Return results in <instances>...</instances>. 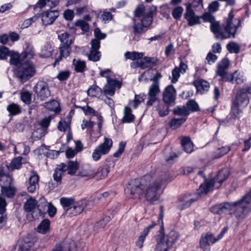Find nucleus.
<instances>
[{
	"label": "nucleus",
	"instance_id": "obj_1",
	"mask_svg": "<svg viewBox=\"0 0 251 251\" xmlns=\"http://www.w3.org/2000/svg\"><path fill=\"white\" fill-rule=\"evenodd\" d=\"M167 180V175L164 173L159 181L153 180L144 183L143 180L141 183L134 180L128 183L125 191L131 199L140 200L145 198L147 201L152 203L158 199L161 183Z\"/></svg>",
	"mask_w": 251,
	"mask_h": 251
},
{
	"label": "nucleus",
	"instance_id": "obj_2",
	"mask_svg": "<svg viewBox=\"0 0 251 251\" xmlns=\"http://www.w3.org/2000/svg\"><path fill=\"white\" fill-rule=\"evenodd\" d=\"M229 172L228 169L221 170L213 178L205 184H201L198 189V193L200 195L206 194L212 191L213 187L219 188L222 183L229 176Z\"/></svg>",
	"mask_w": 251,
	"mask_h": 251
},
{
	"label": "nucleus",
	"instance_id": "obj_3",
	"mask_svg": "<svg viewBox=\"0 0 251 251\" xmlns=\"http://www.w3.org/2000/svg\"><path fill=\"white\" fill-rule=\"evenodd\" d=\"M179 234L175 230H171L168 234L161 235L156 238V245L154 251H169L176 243Z\"/></svg>",
	"mask_w": 251,
	"mask_h": 251
},
{
	"label": "nucleus",
	"instance_id": "obj_4",
	"mask_svg": "<svg viewBox=\"0 0 251 251\" xmlns=\"http://www.w3.org/2000/svg\"><path fill=\"white\" fill-rule=\"evenodd\" d=\"M234 15L232 11H230L228 18L226 22L223 25V27L225 30L224 33H220L216 35V39L224 40L230 38L231 36L234 37L237 29L241 25L240 21L239 19L233 20Z\"/></svg>",
	"mask_w": 251,
	"mask_h": 251
},
{
	"label": "nucleus",
	"instance_id": "obj_5",
	"mask_svg": "<svg viewBox=\"0 0 251 251\" xmlns=\"http://www.w3.org/2000/svg\"><path fill=\"white\" fill-rule=\"evenodd\" d=\"M35 69L31 62H21V65L17 72V76L20 81L24 82L33 76Z\"/></svg>",
	"mask_w": 251,
	"mask_h": 251
},
{
	"label": "nucleus",
	"instance_id": "obj_6",
	"mask_svg": "<svg viewBox=\"0 0 251 251\" xmlns=\"http://www.w3.org/2000/svg\"><path fill=\"white\" fill-rule=\"evenodd\" d=\"M111 139L105 137L104 142L98 146L92 153V158L94 161H98L101 155H105L109 151L112 146Z\"/></svg>",
	"mask_w": 251,
	"mask_h": 251
},
{
	"label": "nucleus",
	"instance_id": "obj_7",
	"mask_svg": "<svg viewBox=\"0 0 251 251\" xmlns=\"http://www.w3.org/2000/svg\"><path fill=\"white\" fill-rule=\"evenodd\" d=\"M251 94V89L249 86H245L239 89L234 101L235 103H238L243 107L247 105L249 102L248 95Z\"/></svg>",
	"mask_w": 251,
	"mask_h": 251
},
{
	"label": "nucleus",
	"instance_id": "obj_8",
	"mask_svg": "<svg viewBox=\"0 0 251 251\" xmlns=\"http://www.w3.org/2000/svg\"><path fill=\"white\" fill-rule=\"evenodd\" d=\"M229 65V61L226 58H225L218 64L217 74L218 75L221 76L224 80L229 81L232 82L234 79L235 75H230L229 78L226 77L227 75V70Z\"/></svg>",
	"mask_w": 251,
	"mask_h": 251
},
{
	"label": "nucleus",
	"instance_id": "obj_9",
	"mask_svg": "<svg viewBox=\"0 0 251 251\" xmlns=\"http://www.w3.org/2000/svg\"><path fill=\"white\" fill-rule=\"evenodd\" d=\"M232 210L234 208V214L236 217H240L247 214L251 209V206L243 198L241 201L230 203Z\"/></svg>",
	"mask_w": 251,
	"mask_h": 251
},
{
	"label": "nucleus",
	"instance_id": "obj_10",
	"mask_svg": "<svg viewBox=\"0 0 251 251\" xmlns=\"http://www.w3.org/2000/svg\"><path fill=\"white\" fill-rule=\"evenodd\" d=\"M35 89L37 97L41 100H45L50 95L48 84L45 81L38 82Z\"/></svg>",
	"mask_w": 251,
	"mask_h": 251
},
{
	"label": "nucleus",
	"instance_id": "obj_11",
	"mask_svg": "<svg viewBox=\"0 0 251 251\" xmlns=\"http://www.w3.org/2000/svg\"><path fill=\"white\" fill-rule=\"evenodd\" d=\"M90 52L88 55L89 60L96 62L100 60L101 53L99 50L100 48V41L97 39H92L91 42Z\"/></svg>",
	"mask_w": 251,
	"mask_h": 251
},
{
	"label": "nucleus",
	"instance_id": "obj_12",
	"mask_svg": "<svg viewBox=\"0 0 251 251\" xmlns=\"http://www.w3.org/2000/svg\"><path fill=\"white\" fill-rule=\"evenodd\" d=\"M176 91L173 85L168 86L163 94V100L165 103L171 106L175 104Z\"/></svg>",
	"mask_w": 251,
	"mask_h": 251
},
{
	"label": "nucleus",
	"instance_id": "obj_13",
	"mask_svg": "<svg viewBox=\"0 0 251 251\" xmlns=\"http://www.w3.org/2000/svg\"><path fill=\"white\" fill-rule=\"evenodd\" d=\"M191 3L186 4V12L184 14V18L188 21V25L190 26L200 24V17L195 15Z\"/></svg>",
	"mask_w": 251,
	"mask_h": 251
},
{
	"label": "nucleus",
	"instance_id": "obj_14",
	"mask_svg": "<svg viewBox=\"0 0 251 251\" xmlns=\"http://www.w3.org/2000/svg\"><path fill=\"white\" fill-rule=\"evenodd\" d=\"M160 90L159 85L155 83H152L149 88L148 93V101L147 102V106H151L157 100V96L160 93Z\"/></svg>",
	"mask_w": 251,
	"mask_h": 251
},
{
	"label": "nucleus",
	"instance_id": "obj_15",
	"mask_svg": "<svg viewBox=\"0 0 251 251\" xmlns=\"http://www.w3.org/2000/svg\"><path fill=\"white\" fill-rule=\"evenodd\" d=\"M59 16V12L56 10L48 11L42 14V23L45 25L52 24Z\"/></svg>",
	"mask_w": 251,
	"mask_h": 251
},
{
	"label": "nucleus",
	"instance_id": "obj_16",
	"mask_svg": "<svg viewBox=\"0 0 251 251\" xmlns=\"http://www.w3.org/2000/svg\"><path fill=\"white\" fill-rule=\"evenodd\" d=\"M164 217V207L163 206H160V213L159 215V218L158 220V223L157 224L159 225L160 227V232L162 233V232L164 230V227H163V218ZM157 225L156 223H155L154 222H152L151 225H150L149 226H148L146 228H145L143 231V232H144V234L145 235H148V233L149 232L151 229L153 228L155 226Z\"/></svg>",
	"mask_w": 251,
	"mask_h": 251
},
{
	"label": "nucleus",
	"instance_id": "obj_17",
	"mask_svg": "<svg viewBox=\"0 0 251 251\" xmlns=\"http://www.w3.org/2000/svg\"><path fill=\"white\" fill-rule=\"evenodd\" d=\"M193 84L197 89V92L203 94L207 92L210 87L209 83L202 79H198L193 82Z\"/></svg>",
	"mask_w": 251,
	"mask_h": 251
},
{
	"label": "nucleus",
	"instance_id": "obj_18",
	"mask_svg": "<svg viewBox=\"0 0 251 251\" xmlns=\"http://www.w3.org/2000/svg\"><path fill=\"white\" fill-rule=\"evenodd\" d=\"M232 206V205L230 203H224L214 205L211 207L210 210L214 214H221L223 213L231 210Z\"/></svg>",
	"mask_w": 251,
	"mask_h": 251
},
{
	"label": "nucleus",
	"instance_id": "obj_19",
	"mask_svg": "<svg viewBox=\"0 0 251 251\" xmlns=\"http://www.w3.org/2000/svg\"><path fill=\"white\" fill-rule=\"evenodd\" d=\"M33 47L29 44H26L24 51L21 54L22 62H30L35 55Z\"/></svg>",
	"mask_w": 251,
	"mask_h": 251
},
{
	"label": "nucleus",
	"instance_id": "obj_20",
	"mask_svg": "<svg viewBox=\"0 0 251 251\" xmlns=\"http://www.w3.org/2000/svg\"><path fill=\"white\" fill-rule=\"evenodd\" d=\"M39 177L36 173L31 172L29 178V185L27 187L28 192L33 193L35 192L38 185Z\"/></svg>",
	"mask_w": 251,
	"mask_h": 251
},
{
	"label": "nucleus",
	"instance_id": "obj_21",
	"mask_svg": "<svg viewBox=\"0 0 251 251\" xmlns=\"http://www.w3.org/2000/svg\"><path fill=\"white\" fill-rule=\"evenodd\" d=\"M66 171V164L61 163L58 165L54 170L53 175L54 180L57 182L60 183L62 179V176L63 173Z\"/></svg>",
	"mask_w": 251,
	"mask_h": 251
},
{
	"label": "nucleus",
	"instance_id": "obj_22",
	"mask_svg": "<svg viewBox=\"0 0 251 251\" xmlns=\"http://www.w3.org/2000/svg\"><path fill=\"white\" fill-rule=\"evenodd\" d=\"M151 65V58L150 57H146L141 59L139 61L137 62H132L131 63V67L132 68L140 67L142 69L149 68Z\"/></svg>",
	"mask_w": 251,
	"mask_h": 251
},
{
	"label": "nucleus",
	"instance_id": "obj_23",
	"mask_svg": "<svg viewBox=\"0 0 251 251\" xmlns=\"http://www.w3.org/2000/svg\"><path fill=\"white\" fill-rule=\"evenodd\" d=\"M71 45H60L59 47V50L60 55L58 58H57L54 63L53 66H55L59 63L60 61L62 59L63 57H66L70 55L71 51Z\"/></svg>",
	"mask_w": 251,
	"mask_h": 251
},
{
	"label": "nucleus",
	"instance_id": "obj_24",
	"mask_svg": "<svg viewBox=\"0 0 251 251\" xmlns=\"http://www.w3.org/2000/svg\"><path fill=\"white\" fill-rule=\"evenodd\" d=\"M156 10V7L154 6H152L150 7V11L144 16L141 20V23L144 27H147L151 24L152 16L154 13L155 12Z\"/></svg>",
	"mask_w": 251,
	"mask_h": 251
},
{
	"label": "nucleus",
	"instance_id": "obj_25",
	"mask_svg": "<svg viewBox=\"0 0 251 251\" xmlns=\"http://www.w3.org/2000/svg\"><path fill=\"white\" fill-rule=\"evenodd\" d=\"M181 144L184 151L187 153H191L193 151V144L189 137H182Z\"/></svg>",
	"mask_w": 251,
	"mask_h": 251
},
{
	"label": "nucleus",
	"instance_id": "obj_26",
	"mask_svg": "<svg viewBox=\"0 0 251 251\" xmlns=\"http://www.w3.org/2000/svg\"><path fill=\"white\" fill-rule=\"evenodd\" d=\"M74 243L71 241H66L57 245L51 251H70L71 246Z\"/></svg>",
	"mask_w": 251,
	"mask_h": 251
},
{
	"label": "nucleus",
	"instance_id": "obj_27",
	"mask_svg": "<svg viewBox=\"0 0 251 251\" xmlns=\"http://www.w3.org/2000/svg\"><path fill=\"white\" fill-rule=\"evenodd\" d=\"M171 105L167 103H159L156 106V110L157 111L158 114L160 117H163L167 116L169 112V107Z\"/></svg>",
	"mask_w": 251,
	"mask_h": 251
},
{
	"label": "nucleus",
	"instance_id": "obj_28",
	"mask_svg": "<svg viewBox=\"0 0 251 251\" xmlns=\"http://www.w3.org/2000/svg\"><path fill=\"white\" fill-rule=\"evenodd\" d=\"M43 106L50 111H52L55 113H58L60 111L59 103L55 100H52L50 102H45Z\"/></svg>",
	"mask_w": 251,
	"mask_h": 251
},
{
	"label": "nucleus",
	"instance_id": "obj_29",
	"mask_svg": "<svg viewBox=\"0 0 251 251\" xmlns=\"http://www.w3.org/2000/svg\"><path fill=\"white\" fill-rule=\"evenodd\" d=\"M1 191L2 195L5 196L7 198H13L16 191V189L11 185L8 186H2L1 187Z\"/></svg>",
	"mask_w": 251,
	"mask_h": 251
},
{
	"label": "nucleus",
	"instance_id": "obj_30",
	"mask_svg": "<svg viewBox=\"0 0 251 251\" xmlns=\"http://www.w3.org/2000/svg\"><path fill=\"white\" fill-rule=\"evenodd\" d=\"M10 57V63L12 65H14L19 67L21 65L22 62V55H19V53L14 51H11L9 53Z\"/></svg>",
	"mask_w": 251,
	"mask_h": 251
},
{
	"label": "nucleus",
	"instance_id": "obj_31",
	"mask_svg": "<svg viewBox=\"0 0 251 251\" xmlns=\"http://www.w3.org/2000/svg\"><path fill=\"white\" fill-rule=\"evenodd\" d=\"M52 48L51 45L49 43H46L42 48L41 53L39 56L41 57H49L52 54Z\"/></svg>",
	"mask_w": 251,
	"mask_h": 251
},
{
	"label": "nucleus",
	"instance_id": "obj_32",
	"mask_svg": "<svg viewBox=\"0 0 251 251\" xmlns=\"http://www.w3.org/2000/svg\"><path fill=\"white\" fill-rule=\"evenodd\" d=\"M58 37L61 42L60 45H71L74 42L70 35L67 32L59 35Z\"/></svg>",
	"mask_w": 251,
	"mask_h": 251
},
{
	"label": "nucleus",
	"instance_id": "obj_33",
	"mask_svg": "<svg viewBox=\"0 0 251 251\" xmlns=\"http://www.w3.org/2000/svg\"><path fill=\"white\" fill-rule=\"evenodd\" d=\"M78 163L76 161H69L68 162L67 165H66L68 174L70 175H75L76 171L78 170Z\"/></svg>",
	"mask_w": 251,
	"mask_h": 251
},
{
	"label": "nucleus",
	"instance_id": "obj_34",
	"mask_svg": "<svg viewBox=\"0 0 251 251\" xmlns=\"http://www.w3.org/2000/svg\"><path fill=\"white\" fill-rule=\"evenodd\" d=\"M134 116L131 113V109L128 107L124 109V116L122 119L123 123H130L134 121Z\"/></svg>",
	"mask_w": 251,
	"mask_h": 251
},
{
	"label": "nucleus",
	"instance_id": "obj_35",
	"mask_svg": "<svg viewBox=\"0 0 251 251\" xmlns=\"http://www.w3.org/2000/svg\"><path fill=\"white\" fill-rule=\"evenodd\" d=\"M50 222L48 219H44L37 227V230L41 233H46L49 231Z\"/></svg>",
	"mask_w": 251,
	"mask_h": 251
},
{
	"label": "nucleus",
	"instance_id": "obj_36",
	"mask_svg": "<svg viewBox=\"0 0 251 251\" xmlns=\"http://www.w3.org/2000/svg\"><path fill=\"white\" fill-rule=\"evenodd\" d=\"M173 113L175 115L181 116L186 118L189 114V111L186 106H177L173 110Z\"/></svg>",
	"mask_w": 251,
	"mask_h": 251
},
{
	"label": "nucleus",
	"instance_id": "obj_37",
	"mask_svg": "<svg viewBox=\"0 0 251 251\" xmlns=\"http://www.w3.org/2000/svg\"><path fill=\"white\" fill-rule=\"evenodd\" d=\"M227 227H225L223 229L221 233L218 235L217 238L213 237L212 234H207L205 235V236L207 239H208V240L209 243L214 244V243L221 239L224 236L225 233L227 231Z\"/></svg>",
	"mask_w": 251,
	"mask_h": 251
},
{
	"label": "nucleus",
	"instance_id": "obj_38",
	"mask_svg": "<svg viewBox=\"0 0 251 251\" xmlns=\"http://www.w3.org/2000/svg\"><path fill=\"white\" fill-rule=\"evenodd\" d=\"M37 204L36 201L33 198H30L25 201L24 204L25 210L27 212L31 211L33 209L35 208Z\"/></svg>",
	"mask_w": 251,
	"mask_h": 251
},
{
	"label": "nucleus",
	"instance_id": "obj_39",
	"mask_svg": "<svg viewBox=\"0 0 251 251\" xmlns=\"http://www.w3.org/2000/svg\"><path fill=\"white\" fill-rule=\"evenodd\" d=\"M88 204L87 201L85 200H82L76 202H74V205H75L76 209V213L79 214L83 212Z\"/></svg>",
	"mask_w": 251,
	"mask_h": 251
},
{
	"label": "nucleus",
	"instance_id": "obj_40",
	"mask_svg": "<svg viewBox=\"0 0 251 251\" xmlns=\"http://www.w3.org/2000/svg\"><path fill=\"white\" fill-rule=\"evenodd\" d=\"M60 201L61 205L64 208V211H65L67 208H70L74 204L75 200L73 198H67L63 197L60 199Z\"/></svg>",
	"mask_w": 251,
	"mask_h": 251
},
{
	"label": "nucleus",
	"instance_id": "obj_41",
	"mask_svg": "<svg viewBox=\"0 0 251 251\" xmlns=\"http://www.w3.org/2000/svg\"><path fill=\"white\" fill-rule=\"evenodd\" d=\"M186 120V118H174L171 120L170 126L173 129H176L180 126Z\"/></svg>",
	"mask_w": 251,
	"mask_h": 251
},
{
	"label": "nucleus",
	"instance_id": "obj_42",
	"mask_svg": "<svg viewBox=\"0 0 251 251\" xmlns=\"http://www.w3.org/2000/svg\"><path fill=\"white\" fill-rule=\"evenodd\" d=\"M73 62L75 66V70L76 72H82L84 71L86 67L85 62L84 61L74 59Z\"/></svg>",
	"mask_w": 251,
	"mask_h": 251
},
{
	"label": "nucleus",
	"instance_id": "obj_43",
	"mask_svg": "<svg viewBox=\"0 0 251 251\" xmlns=\"http://www.w3.org/2000/svg\"><path fill=\"white\" fill-rule=\"evenodd\" d=\"M143 55V54L142 53H139L135 51H127L125 54V56L126 59H129L132 60L141 59Z\"/></svg>",
	"mask_w": 251,
	"mask_h": 251
},
{
	"label": "nucleus",
	"instance_id": "obj_44",
	"mask_svg": "<svg viewBox=\"0 0 251 251\" xmlns=\"http://www.w3.org/2000/svg\"><path fill=\"white\" fill-rule=\"evenodd\" d=\"M22 157L20 156L13 159L10 164L11 170H13L20 169L22 164Z\"/></svg>",
	"mask_w": 251,
	"mask_h": 251
},
{
	"label": "nucleus",
	"instance_id": "obj_45",
	"mask_svg": "<svg viewBox=\"0 0 251 251\" xmlns=\"http://www.w3.org/2000/svg\"><path fill=\"white\" fill-rule=\"evenodd\" d=\"M32 245L33 243L31 242L22 240L19 243L17 251H28Z\"/></svg>",
	"mask_w": 251,
	"mask_h": 251
},
{
	"label": "nucleus",
	"instance_id": "obj_46",
	"mask_svg": "<svg viewBox=\"0 0 251 251\" xmlns=\"http://www.w3.org/2000/svg\"><path fill=\"white\" fill-rule=\"evenodd\" d=\"M13 181L12 178L7 175L2 176L0 177V185L2 186H8L12 184Z\"/></svg>",
	"mask_w": 251,
	"mask_h": 251
},
{
	"label": "nucleus",
	"instance_id": "obj_47",
	"mask_svg": "<svg viewBox=\"0 0 251 251\" xmlns=\"http://www.w3.org/2000/svg\"><path fill=\"white\" fill-rule=\"evenodd\" d=\"M7 110L10 115H15L21 113L20 107L15 103H12L7 107Z\"/></svg>",
	"mask_w": 251,
	"mask_h": 251
},
{
	"label": "nucleus",
	"instance_id": "obj_48",
	"mask_svg": "<svg viewBox=\"0 0 251 251\" xmlns=\"http://www.w3.org/2000/svg\"><path fill=\"white\" fill-rule=\"evenodd\" d=\"M101 89L97 85L92 86L88 90L87 94L91 97H97L101 94Z\"/></svg>",
	"mask_w": 251,
	"mask_h": 251
},
{
	"label": "nucleus",
	"instance_id": "obj_49",
	"mask_svg": "<svg viewBox=\"0 0 251 251\" xmlns=\"http://www.w3.org/2000/svg\"><path fill=\"white\" fill-rule=\"evenodd\" d=\"M109 172V167L108 166H104L102 167L100 171L96 173V176L97 178L102 179L107 176Z\"/></svg>",
	"mask_w": 251,
	"mask_h": 251
},
{
	"label": "nucleus",
	"instance_id": "obj_50",
	"mask_svg": "<svg viewBox=\"0 0 251 251\" xmlns=\"http://www.w3.org/2000/svg\"><path fill=\"white\" fill-rule=\"evenodd\" d=\"M210 29L212 32L215 34V37L216 35L220 33H224V31H220V25L218 22L215 20L211 23Z\"/></svg>",
	"mask_w": 251,
	"mask_h": 251
},
{
	"label": "nucleus",
	"instance_id": "obj_51",
	"mask_svg": "<svg viewBox=\"0 0 251 251\" xmlns=\"http://www.w3.org/2000/svg\"><path fill=\"white\" fill-rule=\"evenodd\" d=\"M183 9L181 6H177L172 10V16L176 20H179L182 16Z\"/></svg>",
	"mask_w": 251,
	"mask_h": 251
},
{
	"label": "nucleus",
	"instance_id": "obj_52",
	"mask_svg": "<svg viewBox=\"0 0 251 251\" xmlns=\"http://www.w3.org/2000/svg\"><path fill=\"white\" fill-rule=\"evenodd\" d=\"M226 48L230 53H238L239 52L240 47L239 45L234 42L229 43L227 45Z\"/></svg>",
	"mask_w": 251,
	"mask_h": 251
},
{
	"label": "nucleus",
	"instance_id": "obj_53",
	"mask_svg": "<svg viewBox=\"0 0 251 251\" xmlns=\"http://www.w3.org/2000/svg\"><path fill=\"white\" fill-rule=\"evenodd\" d=\"M80 109L83 111L86 115H92L96 116L97 114H99L93 108L88 105L80 107Z\"/></svg>",
	"mask_w": 251,
	"mask_h": 251
},
{
	"label": "nucleus",
	"instance_id": "obj_54",
	"mask_svg": "<svg viewBox=\"0 0 251 251\" xmlns=\"http://www.w3.org/2000/svg\"><path fill=\"white\" fill-rule=\"evenodd\" d=\"M21 98L22 100L26 104H30L31 101V94L27 91L21 93Z\"/></svg>",
	"mask_w": 251,
	"mask_h": 251
},
{
	"label": "nucleus",
	"instance_id": "obj_55",
	"mask_svg": "<svg viewBox=\"0 0 251 251\" xmlns=\"http://www.w3.org/2000/svg\"><path fill=\"white\" fill-rule=\"evenodd\" d=\"M75 25L78 26L84 31H87L89 30V25L83 20H78L75 23Z\"/></svg>",
	"mask_w": 251,
	"mask_h": 251
},
{
	"label": "nucleus",
	"instance_id": "obj_56",
	"mask_svg": "<svg viewBox=\"0 0 251 251\" xmlns=\"http://www.w3.org/2000/svg\"><path fill=\"white\" fill-rule=\"evenodd\" d=\"M208 239L206 238V236H202L200 241V244L201 248L203 249L204 251L208 250L209 243Z\"/></svg>",
	"mask_w": 251,
	"mask_h": 251
},
{
	"label": "nucleus",
	"instance_id": "obj_57",
	"mask_svg": "<svg viewBox=\"0 0 251 251\" xmlns=\"http://www.w3.org/2000/svg\"><path fill=\"white\" fill-rule=\"evenodd\" d=\"M243 107L238 103H235V102L233 103L231 111L233 114L236 117H238L241 113V107Z\"/></svg>",
	"mask_w": 251,
	"mask_h": 251
},
{
	"label": "nucleus",
	"instance_id": "obj_58",
	"mask_svg": "<svg viewBox=\"0 0 251 251\" xmlns=\"http://www.w3.org/2000/svg\"><path fill=\"white\" fill-rule=\"evenodd\" d=\"M110 218L109 216H106L102 219L100 220L96 225L95 227L96 228H103L105 225L110 221Z\"/></svg>",
	"mask_w": 251,
	"mask_h": 251
},
{
	"label": "nucleus",
	"instance_id": "obj_59",
	"mask_svg": "<svg viewBox=\"0 0 251 251\" xmlns=\"http://www.w3.org/2000/svg\"><path fill=\"white\" fill-rule=\"evenodd\" d=\"M186 105L189 111L191 110L192 111H196L199 109L198 104L194 100H190L188 101L186 103Z\"/></svg>",
	"mask_w": 251,
	"mask_h": 251
},
{
	"label": "nucleus",
	"instance_id": "obj_60",
	"mask_svg": "<svg viewBox=\"0 0 251 251\" xmlns=\"http://www.w3.org/2000/svg\"><path fill=\"white\" fill-rule=\"evenodd\" d=\"M172 77L171 79V81L172 83H176L178 78L180 76V73L179 70L178 69V68L177 67H176L173 70H172Z\"/></svg>",
	"mask_w": 251,
	"mask_h": 251
},
{
	"label": "nucleus",
	"instance_id": "obj_61",
	"mask_svg": "<svg viewBox=\"0 0 251 251\" xmlns=\"http://www.w3.org/2000/svg\"><path fill=\"white\" fill-rule=\"evenodd\" d=\"M196 200L192 199L189 200H183L181 203L179 205L180 209L182 210L187 207H189L191 204Z\"/></svg>",
	"mask_w": 251,
	"mask_h": 251
},
{
	"label": "nucleus",
	"instance_id": "obj_62",
	"mask_svg": "<svg viewBox=\"0 0 251 251\" xmlns=\"http://www.w3.org/2000/svg\"><path fill=\"white\" fill-rule=\"evenodd\" d=\"M70 73L68 71L60 72L57 75V78L60 81L66 80L70 76Z\"/></svg>",
	"mask_w": 251,
	"mask_h": 251
},
{
	"label": "nucleus",
	"instance_id": "obj_63",
	"mask_svg": "<svg viewBox=\"0 0 251 251\" xmlns=\"http://www.w3.org/2000/svg\"><path fill=\"white\" fill-rule=\"evenodd\" d=\"M145 7L143 4L139 5L134 12V15L136 18L140 17L145 12Z\"/></svg>",
	"mask_w": 251,
	"mask_h": 251
},
{
	"label": "nucleus",
	"instance_id": "obj_64",
	"mask_svg": "<svg viewBox=\"0 0 251 251\" xmlns=\"http://www.w3.org/2000/svg\"><path fill=\"white\" fill-rule=\"evenodd\" d=\"M219 6V3L217 1H214L209 5V11L211 13H214L218 10Z\"/></svg>",
	"mask_w": 251,
	"mask_h": 251
}]
</instances>
